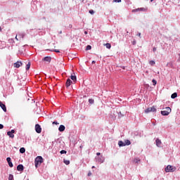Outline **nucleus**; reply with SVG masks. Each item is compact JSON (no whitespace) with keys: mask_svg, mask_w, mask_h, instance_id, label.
I'll return each mask as SVG.
<instances>
[{"mask_svg":"<svg viewBox=\"0 0 180 180\" xmlns=\"http://www.w3.org/2000/svg\"><path fill=\"white\" fill-rule=\"evenodd\" d=\"M152 82H153V84L154 86L157 85V80H155V79H153L152 80Z\"/></svg>","mask_w":180,"mask_h":180,"instance_id":"c756f323","label":"nucleus"},{"mask_svg":"<svg viewBox=\"0 0 180 180\" xmlns=\"http://www.w3.org/2000/svg\"><path fill=\"white\" fill-rule=\"evenodd\" d=\"M96 155H98V156L101 155V153H97Z\"/></svg>","mask_w":180,"mask_h":180,"instance_id":"79ce46f5","label":"nucleus"},{"mask_svg":"<svg viewBox=\"0 0 180 180\" xmlns=\"http://www.w3.org/2000/svg\"><path fill=\"white\" fill-rule=\"evenodd\" d=\"M42 162H43V158L41 156H37L34 160L35 167L37 168V167H40Z\"/></svg>","mask_w":180,"mask_h":180,"instance_id":"f257e3e1","label":"nucleus"},{"mask_svg":"<svg viewBox=\"0 0 180 180\" xmlns=\"http://www.w3.org/2000/svg\"><path fill=\"white\" fill-rule=\"evenodd\" d=\"M155 51H157V48H156V47H154V48H153V52L155 53Z\"/></svg>","mask_w":180,"mask_h":180,"instance_id":"ea45409f","label":"nucleus"},{"mask_svg":"<svg viewBox=\"0 0 180 180\" xmlns=\"http://www.w3.org/2000/svg\"><path fill=\"white\" fill-rule=\"evenodd\" d=\"M176 96H178V94L174 93L172 94L171 98H172V99H175V98H176Z\"/></svg>","mask_w":180,"mask_h":180,"instance_id":"6ab92c4d","label":"nucleus"},{"mask_svg":"<svg viewBox=\"0 0 180 180\" xmlns=\"http://www.w3.org/2000/svg\"><path fill=\"white\" fill-rule=\"evenodd\" d=\"M70 78H71V80L73 81L74 82L77 81V76L75 75H71Z\"/></svg>","mask_w":180,"mask_h":180,"instance_id":"a211bd4d","label":"nucleus"},{"mask_svg":"<svg viewBox=\"0 0 180 180\" xmlns=\"http://www.w3.org/2000/svg\"><path fill=\"white\" fill-rule=\"evenodd\" d=\"M8 180H13V175L9 174V176H8Z\"/></svg>","mask_w":180,"mask_h":180,"instance_id":"a878e982","label":"nucleus"},{"mask_svg":"<svg viewBox=\"0 0 180 180\" xmlns=\"http://www.w3.org/2000/svg\"><path fill=\"white\" fill-rule=\"evenodd\" d=\"M51 51H55V53H60V50L58 49H51Z\"/></svg>","mask_w":180,"mask_h":180,"instance_id":"c85d7f7f","label":"nucleus"},{"mask_svg":"<svg viewBox=\"0 0 180 180\" xmlns=\"http://www.w3.org/2000/svg\"><path fill=\"white\" fill-rule=\"evenodd\" d=\"M139 161H140V160H139V159L134 160V162H136V163L139 162Z\"/></svg>","mask_w":180,"mask_h":180,"instance_id":"c9c22d12","label":"nucleus"},{"mask_svg":"<svg viewBox=\"0 0 180 180\" xmlns=\"http://www.w3.org/2000/svg\"><path fill=\"white\" fill-rule=\"evenodd\" d=\"M94 102H95V101H94V99H92V98H89V103L91 105H92Z\"/></svg>","mask_w":180,"mask_h":180,"instance_id":"393cba45","label":"nucleus"},{"mask_svg":"<svg viewBox=\"0 0 180 180\" xmlns=\"http://www.w3.org/2000/svg\"><path fill=\"white\" fill-rule=\"evenodd\" d=\"M92 168H95V166H93Z\"/></svg>","mask_w":180,"mask_h":180,"instance_id":"3c124183","label":"nucleus"},{"mask_svg":"<svg viewBox=\"0 0 180 180\" xmlns=\"http://www.w3.org/2000/svg\"><path fill=\"white\" fill-rule=\"evenodd\" d=\"M153 1H154V0H150V2H153Z\"/></svg>","mask_w":180,"mask_h":180,"instance_id":"8fccbe9b","label":"nucleus"},{"mask_svg":"<svg viewBox=\"0 0 180 180\" xmlns=\"http://www.w3.org/2000/svg\"><path fill=\"white\" fill-rule=\"evenodd\" d=\"M63 162L65 164V165H70V160L64 159Z\"/></svg>","mask_w":180,"mask_h":180,"instance_id":"5701e85b","label":"nucleus"},{"mask_svg":"<svg viewBox=\"0 0 180 180\" xmlns=\"http://www.w3.org/2000/svg\"><path fill=\"white\" fill-rule=\"evenodd\" d=\"M15 39L18 41L19 39H18V35L15 36Z\"/></svg>","mask_w":180,"mask_h":180,"instance_id":"37998d69","label":"nucleus"},{"mask_svg":"<svg viewBox=\"0 0 180 180\" xmlns=\"http://www.w3.org/2000/svg\"><path fill=\"white\" fill-rule=\"evenodd\" d=\"M72 84V81L70 79H68L65 84L66 88H68L69 86H70Z\"/></svg>","mask_w":180,"mask_h":180,"instance_id":"6e6552de","label":"nucleus"},{"mask_svg":"<svg viewBox=\"0 0 180 180\" xmlns=\"http://www.w3.org/2000/svg\"><path fill=\"white\" fill-rule=\"evenodd\" d=\"M25 151H26V149H25V148H21L20 149V153L21 154H24V153H25Z\"/></svg>","mask_w":180,"mask_h":180,"instance_id":"4be33fe9","label":"nucleus"},{"mask_svg":"<svg viewBox=\"0 0 180 180\" xmlns=\"http://www.w3.org/2000/svg\"><path fill=\"white\" fill-rule=\"evenodd\" d=\"M118 146L120 147H124L126 146V144H124V142L122 141H118Z\"/></svg>","mask_w":180,"mask_h":180,"instance_id":"dca6fc26","label":"nucleus"},{"mask_svg":"<svg viewBox=\"0 0 180 180\" xmlns=\"http://www.w3.org/2000/svg\"><path fill=\"white\" fill-rule=\"evenodd\" d=\"M91 175H92V173L89 172V173H88V176H91Z\"/></svg>","mask_w":180,"mask_h":180,"instance_id":"a19ab883","label":"nucleus"},{"mask_svg":"<svg viewBox=\"0 0 180 180\" xmlns=\"http://www.w3.org/2000/svg\"><path fill=\"white\" fill-rule=\"evenodd\" d=\"M84 33H85L86 34H88V32H86V31H85Z\"/></svg>","mask_w":180,"mask_h":180,"instance_id":"49530a36","label":"nucleus"},{"mask_svg":"<svg viewBox=\"0 0 180 180\" xmlns=\"http://www.w3.org/2000/svg\"><path fill=\"white\" fill-rule=\"evenodd\" d=\"M176 167L171 165H167L165 169V172H175Z\"/></svg>","mask_w":180,"mask_h":180,"instance_id":"7ed1b4c3","label":"nucleus"},{"mask_svg":"<svg viewBox=\"0 0 180 180\" xmlns=\"http://www.w3.org/2000/svg\"><path fill=\"white\" fill-rule=\"evenodd\" d=\"M30 65H31L30 62H28V63H27V65H26V70H27V71H29V70H30Z\"/></svg>","mask_w":180,"mask_h":180,"instance_id":"412c9836","label":"nucleus"},{"mask_svg":"<svg viewBox=\"0 0 180 180\" xmlns=\"http://www.w3.org/2000/svg\"><path fill=\"white\" fill-rule=\"evenodd\" d=\"M155 141H156L157 147H161V144H162L161 140H160L159 139H157Z\"/></svg>","mask_w":180,"mask_h":180,"instance_id":"4468645a","label":"nucleus"},{"mask_svg":"<svg viewBox=\"0 0 180 180\" xmlns=\"http://www.w3.org/2000/svg\"><path fill=\"white\" fill-rule=\"evenodd\" d=\"M92 49V46H91L90 45H88L86 48V50L88 51V50H91Z\"/></svg>","mask_w":180,"mask_h":180,"instance_id":"cd10ccee","label":"nucleus"},{"mask_svg":"<svg viewBox=\"0 0 180 180\" xmlns=\"http://www.w3.org/2000/svg\"><path fill=\"white\" fill-rule=\"evenodd\" d=\"M89 12L91 15H94V13H95V11H94V10H90Z\"/></svg>","mask_w":180,"mask_h":180,"instance_id":"2f4dec72","label":"nucleus"},{"mask_svg":"<svg viewBox=\"0 0 180 180\" xmlns=\"http://www.w3.org/2000/svg\"><path fill=\"white\" fill-rule=\"evenodd\" d=\"M6 161L8 163V165L11 168H12V167H13V164L12 163V162L11 161V158H6Z\"/></svg>","mask_w":180,"mask_h":180,"instance_id":"f8f14e48","label":"nucleus"},{"mask_svg":"<svg viewBox=\"0 0 180 180\" xmlns=\"http://www.w3.org/2000/svg\"><path fill=\"white\" fill-rule=\"evenodd\" d=\"M96 162H100V164H102V162H103V161H105V158H103V156H98L96 158Z\"/></svg>","mask_w":180,"mask_h":180,"instance_id":"0eeeda50","label":"nucleus"},{"mask_svg":"<svg viewBox=\"0 0 180 180\" xmlns=\"http://www.w3.org/2000/svg\"><path fill=\"white\" fill-rule=\"evenodd\" d=\"M43 61H46V63H50V61H51V57L46 56L43 58Z\"/></svg>","mask_w":180,"mask_h":180,"instance_id":"9b49d317","label":"nucleus"},{"mask_svg":"<svg viewBox=\"0 0 180 180\" xmlns=\"http://www.w3.org/2000/svg\"><path fill=\"white\" fill-rule=\"evenodd\" d=\"M105 47H106V49H110V47H112V45H110V44H109V43H107V44H105Z\"/></svg>","mask_w":180,"mask_h":180,"instance_id":"b1692460","label":"nucleus"},{"mask_svg":"<svg viewBox=\"0 0 180 180\" xmlns=\"http://www.w3.org/2000/svg\"><path fill=\"white\" fill-rule=\"evenodd\" d=\"M25 36H26L25 32H20L18 34V39L21 40V39H24Z\"/></svg>","mask_w":180,"mask_h":180,"instance_id":"9d476101","label":"nucleus"},{"mask_svg":"<svg viewBox=\"0 0 180 180\" xmlns=\"http://www.w3.org/2000/svg\"><path fill=\"white\" fill-rule=\"evenodd\" d=\"M24 167H23V165H18L17 166V171H23Z\"/></svg>","mask_w":180,"mask_h":180,"instance_id":"2eb2a0df","label":"nucleus"},{"mask_svg":"<svg viewBox=\"0 0 180 180\" xmlns=\"http://www.w3.org/2000/svg\"><path fill=\"white\" fill-rule=\"evenodd\" d=\"M53 124H59V123L57 122L56 121H54V122H53Z\"/></svg>","mask_w":180,"mask_h":180,"instance_id":"4c0bfd02","label":"nucleus"},{"mask_svg":"<svg viewBox=\"0 0 180 180\" xmlns=\"http://www.w3.org/2000/svg\"><path fill=\"white\" fill-rule=\"evenodd\" d=\"M139 11H143V12H146V11H147V10L144 8H139Z\"/></svg>","mask_w":180,"mask_h":180,"instance_id":"72a5a7b5","label":"nucleus"},{"mask_svg":"<svg viewBox=\"0 0 180 180\" xmlns=\"http://www.w3.org/2000/svg\"><path fill=\"white\" fill-rule=\"evenodd\" d=\"M60 154H67V151L65 150H63L60 151Z\"/></svg>","mask_w":180,"mask_h":180,"instance_id":"7c9ffc66","label":"nucleus"},{"mask_svg":"<svg viewBox=\"0 0 180 180\" xmlns=\"http://www.w3.org/2000/svg\"><path fill=\"white\" fill-rule=\"evenodd\" d=\"M4 129V125L0 124V129Z\"/></svg>","mask_w":180,"mask_h":180,"instance_id":"58836bf2","label":"nucleus"},{"mask_svg":"<svg viewBox=\"0 0 180 180\" xmlns=\"http://www.w3.org/2000/svg\"><path fill=\"white\" fill-rule=\"evenodd\" d=\"M151 112H157V108H155V106H152L145 110V113H150Z\"/></svg>","mask_w":180,"mask_h":180,"instance_id":"20e7f679","label":"nucleus"},{"mask_svg":"<svg viewBox=\"0 0 180 180\" xmlns=\"http://www.w3.org/2000/svg\"><path fill=\"white\" fill-rule=\"evenodd\" d=\"M58 130L59 131H64V130H65V127L64 125H60Z\"/></svg>","mask_w":180,"mask_h":180,"instance_id":"f3484780","label":"nucleus"},{"mask_svg":"<svg viewBox=\"0 0 180 180\" xmlns=\"http://www.w3.org/2000/svg\"><path fill=\"white\" fill-rule=\"evenodd\" d=\"M35 131H37L39 134L41 133V127H40V124H35Z\"/></svg>","mask_w":180,"mask_h":180,"instance_id":"423d86ee","label":"nucleus"},{"mask_svg":"<svg viewBox=\"0 0 180 180\" xmlns=\"http://www.w3.org/2000/svg\"><path fill=\"white\" fill-rule=\"evenodd\" d=\"M113 2H117L119 4L122 2V0H113Z\"/></svg>","mask_w":180,"mask_h":180,"instance_id":"f704fd0d","label":"nucleus"},{"mask_svg":"<svg viewBox=\"0 0 180 180\" xmlns=\"http://www.w3.org/2000/svg\"><path fill=\"white\" fill-rule=\"evenodd\" d=\"M136 36H139V37H141V33L139 32Z\"/></svg>","mask_w":180,"mask_h":180,"instance_id":"e433bc0d","label":"nucleus"},{"mask_svg":"<svg viewBox=\"0 0 180 180\" xmlns=\"http://www.w3.org/2000/svg\"><path fill=\"white\" fill-rule=\"evenodd\" d=\"M0 107L3 109L4 112H6V106L2 102H0Z\"/></svg>","mask_w":180,"mask_h":180,"instance_id":"ddd939ff","label":"nucleus"},{"mask_svg":"<svg viewBox=\"0 0 180 180\" xmlns=\"http://www.w3.org/2000/svg\"><path fill=\"white\" fill-rule=\"evenodd\" d=\"M124 143L125 146H130V144H131V142H130V140H126Z\"/></svg>","mask_w":180,"mask_h":180,"instance_id":"aec40b11","label":"nucleus"},{"mask_svg":"<svg viewBox=\"0 0 180 180\" xmlns=\"http://www.w3.org/2000/svg\"><path fill=\"white\" fill-rule=\"evenodd\" d=\"M20 66H22V62L20 61H17L16 63H14L15 68H19V67Z\"/></svg>","mask_w":180,"mask_h":180,"instance_id":"1a4fd4ad","label":"nucleus"},{"mask_svg":"<svg viewBox=\"0 0 180 180\" xmlns=\"http://www.w3.org/2000/svg\"><path fill=\"white\" fill-rule=\"evenodd\" d=\"M7 136H8L10 137V139H14L15 138V129H12L11 131H8Z\"/></svg>","mask_w":180,"mask_h":180,"instance_id":"39448f33","label":"nucleus"},{"mask_svg":"<svg viewBox=\"0 0 180 180\" xmlns=\"http://www.w3.org/2000/svg\"><path fill=\"white\" fill-rule=\"evenodd\" d=\"M62 33H63V32L60 31V34H62Z\"/></svg>","mask_w":180,"mask_h":180,"instance_id":"09e8293b","label":"nucleus"},{"mask_svg":"<svg viewBox=\"0 0 180 180\" xmlns=\"http://www.w3.org/2000/svg\"><path fill=\"white\" fill-rule=\"evenodd\" d=\"M0 32H2V27H0Z\"/></svg>","mask_w":180,"mask_h":180,"instance_id":"a18cd8bd","label":"nucleus"},{"mask_svg":"<svg viewBox=\"0 0 180 180\" xmlns=\"http://www.w3.org/2000/svg\"><path fill=\"white\" fill-rule=\"evenodd\" d=\"M172 112L171 108L166 107L164 110L161 111V115L162 116H168L169 113Z\"/></svg>","mask_w":180,"mask_h":180,"instance_id":"f03ea898","label":"nucleus"},{"mask_svg":"<svg viewBox=\"0 0 180 180\" xmlns=\"http://www.w3.org/2000/svg\"><path fill=\"white\" fill-rule=\"evenodd\" d=\"M133 44H136V41H134Z\"/></svg>","mask_w":180,"mask_h":180,"instance_id":"de8ad7c7","label":"nucleus"},{"mask_svg":"<svg viewBox=\"0 0 180 180\" xmlns=\"http://www.w3.org/2000/svg\"><path fill=\"white\" fill-rule=\"evenodd\" d=\"M96 62L95 60L92 61V64H95Z\"/></svg>","mask_w":180,"mask_h":180,"instance_id":"c03bdc74","label":"nucleus"},{"mask_svg":"<svg viewBox=\"0 0 180 180\" xmlns=\"http://www.w3.org/2000/svg\"><path fill=\"white\" fill-rule=\"evenodd\" d=\"M149 64H150V65H154L155 64V62L154 60H150V61L149 62Z\"/></svg>","mask_w":180,"mask_h":180,"instance_id":"bb28decb","label":"nucleus"},{"mask_svg":"<svg viewBox=\"0 0 180 180\" xmlns=\"http://www.w3.org/2000/svg\"><path fill=\"white\" fill-rule=\"evenodd\" d=\"M139 11H140V8L132 10V12H139Z\"/></svg>","mask_w":180,"mask_h":180,"instance_id":"473e14b6","label":"nucleus"}]
</instances>
